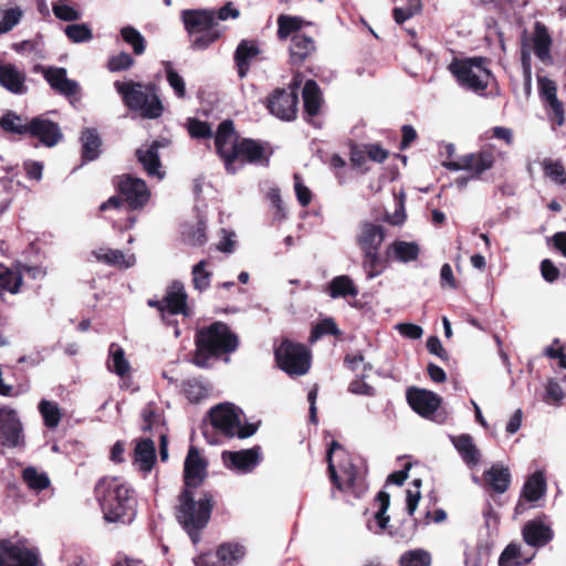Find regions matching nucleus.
<instances>
[{"mask_svg": "<svg viewBox=\"0 0 566 566\" xmlns=\"http://www.w3.org/2000/svg\"><path fill=\"white\" fill-rule=\"evenodd\" d=\"M315 50V42L311 36L303 33L292 35L290 54L293 63L304 62Z\"/></svg>", "mask_w": 566, "mask_h": 566, "instance_id": "nucleus-34", "label": "nucleus"}, {"mask_svg": "<svg viewBox=\"0 0 566 566\" xmlns=\"http://www.w3.org/2000/svg\"><path fill=\"white\" fill-rule=\"evenodd\" d=\"M134 64V59L126 52L112 56L108 61L111 72H119L129 69Z\"/></svg>", "mask_w": 566, "mask_h": 566, "instance_id": "nucleus-63", "label": "nucleus"}, {"mask_svg": "<svg viewBox=\"0 0 566 566\" xmlns=\"http://www.w3.org/2000/svg\"><path fill=\"white\" fill-rule=\"evenodd\" d=\"M328 472L333 484L354 497L363 496L367 489L365 473L337 441H332L327 451Z\"/></svg>", "mask_w": 566, "mask_h": 566, "instance_id": "nucleus-4", "label": "nucleus"}, {"mask_svg": "<svg viewBox=\"0 0 566 566\" xmlns=\"http://www.w3.org/2000/svg\"><path fill=\"white\" fill-rule=\"evenodd\" d=\"M0 566H43L39 552L22 542L0 541Z\"/></svg>", "mask_w": 566, "mask_h": 566, "instance_id": "nucleus-10", "label": "nucleus"}, {"mask_svg": "<svg viewBox=\"0 0 566 566\" xmlns=\"http://www.w3.org/2000/svg\"><path fill=\"white\" fill-rule=\"evenodd\" d=\"M29 120L28 117L9 109L0 116V128L9 134L28 135Z\"/></svg>", "mask_w": 566, "mask_h": 566, "instance_id": "nucleus-37", "label": "nucleus"}, {"mask_svg": "<svg viewBox=\"0 0 566 566\" xmlns=\"http://www.w3.org/2000/svg\"><path fill=\"white\" fill-rule=\"evenodd\" d=\"M211 11L213 12L214 27L218 25V21L235 20L240 17V10L232 1H228L219 9H211Z\"/></svg>", "mask_w": 566, "mask_h": 566, "instance_id": "nucleus-60", "label": "nucleus"}, {"mask_svg": "<svg viewBox=\"0 0 566 566\" xmlns=\"http://www.w3.org/2000/svg\"><path fill=\"white\" fill-rule=\"evenodd\" d=\"M532 559H533V555L530 557H524L522 555L521 546L515 543H511L502 552V554L499 558V565L500 566H521L522 564L530 563Z\"/></svg>", "mask_w": 566, "mask_h": 566, "instance_id": "nucleus-47", "label": "nucleus"}, {"mask_svg": "<svg viewBox=\"0 0 566 566\" xmlns=\"http://www.w3.org/2000/svg\"><path fill=\"white\" fill-rule=\"evenodd\" d=\"M207 463L196 447H190L185 460V489H196L206 478Z\"/></svg>", "mask_w": 566, "mask_h": 566, "instance_id": "nucleus-21", "label": "nucleus"}, {"mask_svg": "<svg viewBox=\"0 0 566 566\" xmlns=\"http://www.w3.org/2000/svg\"><path fill=\"white\" fill-rule=\"evenodd\" d=\"M22 479L29 489L35 492L43 491L50 486L48 474L33 467H28L22 471Z\"/></svg>", "mask_w": 566, "mask_h": 566, "instance_id": "nucleus-46", "label": "nucleus"}, {"mask_svg": "<svg viewBox=\"0 0 566 566\" xmlns=\"http://www.w3.org/2000/svg\"><path fill=\"white\" fill-rule=\"evenodd\" d=\"M546 489L544 471L538 470L526 479L522 488L521 497L526 502H536L545 495Z\"/></svg>", "mask_w": 566, "mask_h": 566, "instance_id": "nucleus-33", "label": "nucleus"}, {"mask_svg": "<svg viewBox=\"0 0 566 566\" xmlns=\"http://www.w3.org/2000/svg\"><path fill=\"white\" fill-rule=\"evenodd\" d=\"M21 17L22 11L18 7L4 10L0 19V34L12 30L19 23Z\"/></svg>", "mask_w": 566, "mask_h": 566, "instance_id": "nucleus-59", "label": "nucleus"}, {"mask_svg": "<svg viewBox=\"0 0 566 566\" xmlns=\"http://www.w3.org/2000/svg\"><path fill=\"white\" fill-rule=\"evenodd\" d=\"M64 32L74 43L88 42L93 38L92 30L84 23L66 25Z\"/></svg>", "mask_w": 566, "mask_h": 566, "instance_id": "nucleus-56", "label": "nucleus"}, {"mask_svg": "<svg viewBox=\"0 0 566 566\" xmlns=\"http://www.w3.org/2000/svg\"><path fill=\"white\" fill-rule=\"evenodd\" d=\"M207 262L201 260L197 264L193 265L191 274H192V284L195 290L202 292L207 290L210 285L211 281V272L206 270Z\"/></svg>", "mask_w": 566, "mask_h": 566, "instance_id": "nucleus-54", "label": "nucleus"}, {"mask_svg": "<svg viewBox=\"0 0 566 566\" xmlns=\"http://www.w3.org/2000/svg\"><path fill=\"white\" fill-rule=\"evenodd\" d=\"M82 156L85 160L92 161L99 156L102 145L101 138L94 128H86L81 135Z\"/></svg>", "mask_w": 566, "mask_h": 566, "instance_id": "nucleus-40", "label": "nucleus"}, {"mask_svg": "<svg viewBox=\"0 0 566 566\" xmlns=\"http://www.w3.org/2000/svg\"><path fill=\"white\" fill-rule=\"evenodd\" d=\"M28 129V135L39 139L45 147H54L63 138L59 124L49 119L45 115L30 118Z\"/></svg>", "mask_w": 566, "mask_h": 566, "instance_id": "nucleus-14", "label": "nucleus"}, {"mask_svg": "<svg viewBox=\"0 0 566 566\" xmlns=\"http://www.w3.org/2000/svg\"><path fill=\"white\" fill-rule=\"evenodd\" d=\"M545 176L558 185L566 182V171L560 161L545 159L543 161Z\"/></svg>", "mask_w": 566, "mask_h": 566, "instance_id": "nucleus-57", "label": "nucleus"}, {"mask_svg": "<svg viewBox=\"0 0 566 566\" xmlns=\"http://www.w3.org/2000/svg\"><path fill=\"white\" fill-rule=\"evenodd\" d=\"M3 274V285L2 291H8L12 294H17L20 291V287L22 285V273L21 272H13L10 270H6L2 272Z\"/></svg>", "mask_w": 566, "mask_h": 566, "instance_id": "nucleus-62", "label": "nucleus"}, {"mask_svg": "<svg viewBox=\"0 0 566 566\" xmlns=\"http://www.w3.org/2000/svg\"><path fill=\"white\" fill-rule=\"evenodd\" d=\"M522 535L527 545L543 547L552 541L553 531L542 520H532L524 525Z\"/></svg>", "mask_w": 566, "mask_h": 566, "instance_id": "nucleus-26", "label": "nucleus"}, {"mask_svg": "<svg viewBox=\"0 0 566 566\" xmlns=\"http://www.w3.org/2000/svg\"><path fill=\"white\" fill-rule=\"evenodd\" d=\"M486 64L488 61L485 59L473 57L453 61L449 65V70L462 87L475 93H482L490 82L493 81V74Z\"/></svg>", "mask_w": 566, "mask_h": 566, "instance_id": "nucleus-7", "label": "nucleus"}, {"mask_svg": "<svg viewBox=\"0 0 566 566\" xmlns=\"http://www.w3.org/2000/svg\"><path fill=\"white\" fill-rule=\"evenodd\" d=\"M275 359L279 367L290 376L305 375L311 367V354L300 343L284 339L275 348Z\"/></svg>", "mask_w": 566, "mask_h": 566, "instance_id": "nucleus-8", "label": "nucleus"}, {"mask_svg": "<svg viewBox=\"0 0 566 566\" xmlns=\"http://www.w3.org/2000/svg\"><path fill=\"white\" fill-rule=\"evenodd\" d=\"M38 408L43 418L44 426L49 429L57 428L62 419V412L59 405L54 401L42 399L39 402Z\"/></svg>", "mask_w": 566, "mask_h": 566, "instance_id": "nucleus-44", "label": "nucleus"}, {"mask_svg": "<svg viewBox=\"0 0 566 566\" xmlns=\"http://www.w3.org/2000/svg\"><path fill=\"white\" fill-rule=\"evenodd\" d=\"M260 53L256 42L251 40H242L234 52V62L238 67V75L240 78L247 76L251 61Z\"/></svg>", "mask_w": 566, "mask_h": 566, "instance_id": "nucleus-28", "label": "nucleus"}, {"mask_svg": "<svg viewBox=\"0 0 566 566\" xmlns=\"http://www.w3.org/2000/svg\"><path fill=\"white\" fill-rule=\"evenodd\" d=\"M328 294L332 298L355 297L358 295V289L348 275H338L329 282Z\"/></svg>", "mask_w": 566, "mask_h": 566, "instance_id": "nucleus-41", "label": "nucleus"}, {"mask_svg": "<svg viewBox=\"0 0 566 566\" xmlns=\"http://www.w3.org/2000/svg\"><path fill=\"white\" fill-rule=\"evenodd\" d=\"M195 344L192 363L197 367L209 368L211 360L237 350L239 339L227 324L214 322L197 331Z\"/></svg>", "mask_w": 566, "mask_h": 566, "instance_id": "nucleus-2", "label": "nucleus"}, {"mask_svg": "<svg viewBox=\"0 0 566 566\" xmlns=\"http://www.w3.org/2000/svg\"><path fill=\"white\" fill-rule=\"evenodd\" d=\"M95 496L107 522L129 523L136 515L133 489L119 476H104L95 485Z\"/></svg>", "mask_w": 566, "mask_h": 566, "instance_id": "nucleus-1", "label": "nucleus"}, {"mask_svg": "<svg viewBox=\"0 0 566 566\" xmlns=\"http://www.w3.org/2000/svg\"><path fill=\"white\" fill-rule=\"evenodd\" d=\"M494 156L491 151H480L468 154L457 160L444 161L443 166L452 171L468 170L473 177L480 176L493 166Z\"/></svg>", "mask_w": 566, "mask_h": 566, "instance_id": "nucleus-16", "label": "nucleus"}, {"mask_svg": "<svg viewBox=\"0 0 566 566\" xmlns=\"http://www.w3.org/2000/svg\"><path fill=\"white\" fill-rule=\"evenodd\" d=\"M243 412L240 408L230 402L219 403L209 411L210 427H205L203 436L210 444L220 443L218 436L224 438L245 439L253 436L258 426L255 423H243Z\"/></svg>", "mask_w": 566, "mask_h": 566, "instance_id": "nucleus-3", "label": "nucleus"}, {"mask_svg": "<svg viewBox=\"0 0 566 566\" xmlns=\"http://www.w3.org/2000/svg\"><path fill=\"white\" fill-rule=\"evenodd\" d=\"M451 441L468 467H475L480 462L481 453L470 434L451 437Z\"/></svg>", "mask_w": 566, "mask_h": 566, "instance_id": "nucleus-31", "label": "nucleus"}, {"mask_svg": "<svg viewBox=\"0 0 566 566\" xmlns=\"http://www.w3.org/2000/svg\"><path fill=\"white\" fill-rule=\"evenodd\" d=\"M219 566H235L244 556V547L235 543H226L217 549Z\"/></svg>", "mask_w": 566, "mask_h": 566, "instance_id": "nucleus-42", "label": "nucleus"}, {"mask_svg": "<svg viewBox=\"0 0 566 566\" xmlns=\"http://www.w3.org/2000/svg\"><path fill=\"white\" fill-rule=\"evenodd\" d=\"M532 43L535 56L545 65L552 64V38L547 28L541 22H535Z\"/></svg>", "mask_w": 566, "mask_h": 566, "instance_id": "nucleus-27", "label": "nucleus"}, {"mask_svg": "<svg viewBox=\"0 0 566 566\" xmlns=\"http://www.w3.org/2000/svg\"><path fill=\"white\" fill-rule=\"evenodd\" d=\"M188 132L192 138L197 139L212 137L211 126L207 122L196 118L188 119Z\"/></svg>", "mask_w": 566, "mask_h": 566, "instance_id": "nucleus-61", "label": "nucleus"}, {"mask_svg": "<svg viewBox=\"0 0 566 566\" xmlns=\"http://www.w3.org/2000/svg\"><path fill=\"white\" fill-rule=\"evenodd\" d=\"M180 18L189 35L205 31H217L211 9H186L181 11Z\"/></svg>", "mask_w": 566, "mask_h": 566, "instance_id": "nucleus-20", "label": "nucleus"}, {"mask_svg": "<svg viewBox=\"0 0 566 566\" xmlns=\"http://www.w3.org/2000/svg\"><path fill=\"white\" fill-rule=\"evenodd\" d=\"M538 84L539 93L545 102L549 105L557 125H563L565 120L564 109L562 103L557 98V88L555 82L547 77H539Z\"/></svg>", "mask_w": 566, "mask_h": 566, "instance_id": "nucleus-29", "label": "nucleus"}, {"mask_svg": "<svg viewBox=\"0 0 566 566\" xmlns=\"http://www.w3.org/2000/svg\"><path fill=\"white\" fill-rule=\"evenodd\" d=\"M272 151L266 143L242 138L237 142V150L233 156V170H227L230 174L239 171L244 163L258 166H268Z\"/></svg>", "mask_w": 566, "mask_h": 566, "instance_id": "nucleus-9", "label": "nucleus"}, {"mask_svg": "<svg viewBox=\"0 0 566 566\" xmlns=\"http://www.w3.org/2000/svg\"><path fill=\"white\" fill-rule=\"evenodd\" d=\"M118 189L132 209L143 208L150 197L146 182L140 178L129 175L120 179Z\"/></svg>", "mask_w": 566, "mask_h": 566, "instance_id": "nucleus-17", "label": "nucleus"}, {"mask_svg": "<svg viewBox=\"0 0 566 566\" xmlns=\"http://www.w3.org/2000/svg\"><path fill=\"white\" fill-rule=\"evenodd\" d=\"M298 105L297 87L276 88L268 97V108L272 115L282 120H293Z\"/></svg>", "mask_w": 566, "mask_h": 566, "instance_id": "nucleus-11", "label": "nucleus"}, {"mask_svg": "<svg viewBox=\"0 0 566 566\" xmlns=\"http://www.w3.org/2000/svg\"><path fill=\"white\" fill-rule=\"evenodd\" d=\"M212 509L213 496L208 492L201 493L198 497L191 489H184L180 493L176 518L188 533L192 543L199 542L200 532L207 526Z\"/></svg>", "mask_w": 566, "mask_h": 566, "instance_id": "nucleus-5", "label": "nucleus"}, {"mask_svg": "<svg viewBox=\"0 0 566 566\" xmlns=\"http://www.w3.org/2000/svg\"><path fill=\"white\" fill-rule=\"evenodd\" d=\"M339 329L335 321L331 317L322 319L312 331L310 340L316 342L324 335H338Z\"/></svg>", "mask_w": 566, "mask_h": 566, "instance_id": "nucleus-58", "label": "nucleus"}, {"mask_svg": "<svg viewBox=\"0 0 566 566\" xmlns=\"http://www.w3.org/2000/svg\"><path fill=\"white\" fill-rule=\"evenodd\" d=\"M120 35L123 40L129 44L136 55H142L146 49V40L144 35L134 27L127 25L122 28Z\"/></svg>", "mask_w": 566, "mask_h": 566, "instance_id": "nucleus-51", "label": "nucleus"}, {"mask_svg": "<svg viewBox=\"0 0 566 566\" xmlns=\"http://www.w3.org/2000/svg\"><path fill=\"white\" fill-rule=\"evenodd\" d=\"M114 86L124 104L129 109L139 112L142 117L155 119L163 114L164 107L156 94L155 85L116 81Z\"/></svg>", "mask_w": 566, "mask_h": 566, "instance_id": "nucleus-6", "label": "nucleus"}, {"mask_svg": "<svg viewBox=\"0 0 566 566\" xmlns=\"http://www.w3.org/2000/svg\"><path fill=\"white\" fill-rule=\"evenodd\" d=\"M377 501L379 502V510L375 513L374 521L367 524L368 530L375 533H379L387 527L389 516L386 515V512L390 504V496L388 493L380 491L377 495Z\"/></svg>", "mask_w": 566, "mask_h": 566, "instance_id": "nucleus-43", "label": "nucleus"}, {"mask_svg": "<svg viewBox=\"0 0 566 566\" xmlns=\"http://www.w3.org/2000/svg\"><path fill=\"white\" fill-rule=\"evenodd\" d=\"M302 94L306 115L310 117L316 116L319 113L323 102L317 83L313 80L306 81Z\"/></svg>", "mask_w": 566, "mask_h": 566, "instance_id": "nucleus-36", "label": "nucleus"}, {"mask_svg": "<svg viewBox=\"0 0 566 566\" xmlns=\"http://www.w3.org/2000/svg\"><path fill=\"white\" fill-rule=\"evenodd\" d=\"M420 248L416 242L395 240L386 249V255L400 263L412 262L418 259Z\"/></svg>", "mask_w": 566, "mask_h": 566, "instance_id": "nucleus-30", "label": "nucleus"}, {"mask_svg": "<svg viewBox=\"0 0 566 566\" xmlns=\"http://www.w3.org/2000/svg\"><path fill=\"white\" fill-rule=\"evenodd\" d=\"M207 226L203 220H198L196 224H186L182 230L184 240L193 247H199L207 241Z\"/></svg>", "mask_w": 566, "mask_h": 566, "instance_id": "nucleus-48", "label": "nucleus"}, {"mask_svg": "<svg viewBox=\"0 0 566 566\" xmlns=\"http://www.w3.org/2000/svg\"><path fill=\"white\" fill-rule=\"evenodd\" d=\"M305 24L300 17L282 14L277 18V36L281 40L287 39L292 33L300 31Z\"/></svg>", "mask_w": 566, "mask_h": 566, "instance_id": "nucleus-49", "label": "nucleus"}, {"mask_svg": "<svg viewBox=\"0 0 566 566\" xmlns=\"http://www.w3.org/2000/svg\"><path fill=\"white\" fill-rule=\"evenodd\" d=\"M156 461L155 443L150 439L140 440L135 448V463L139 470L149 472Z\"/></svg>", "mask_w": 566, "mask_h": 566, "instance_id": "nucleus-39", "label": "nucleus"}, {"mask_svg": "<svg viewBox=\"0 0 566 566\" xmlns=\"http://www.w3.org/2000/svg\"><path fill=\"white\" fill-rule=\"evenodd\" d=\"M483 478L485 483L499 494L504 493L511 484L510 469L500 463L493 464L489 470L484 471Z\"/></svg>", "mask_w": 566, "mask_h": 566, "instance_id": "nucleus-32", "label": "nucleus"}, {"mask_svg": "<svg viewBox=\"0 0 566 566\" xmlns=\"http://www.w3.org/2000/svg\"><path fill=\"white\" fill-rule=\"evenodd\" d=\"M165 145L166 144L161 140H154L150 144L142 145L136 150V157L146 174L157 180H161L165 177L159 157V149L165 147Z\"/></svg>", "mask_w": 566, "mask_h": 566, "instance_id": "nucleus-18", "label": "nucleus"}, {"mask_svg": "<svg viewBox=\"0 0 566 566\" xmlns=\"http://www.w3.org/2000/svg\"><path fill=\"white\" fill-rule=\"evenodd\" d=\"M203 34L196 36L191 41V48L193 50H206L210 44L217 41L221 36L220 31H205Z\"/></svg>", "mask_w": 566, "mask_h": 566, "instance_id": "nucleus-64", "label": "nucleus"}, {"mask_svg": "<svg viewBox=\"0 0 566 566\" xmlns=\"http://www.w3.org/2000/svg\"><path fill=\"white\" fill-rule=\"evenodd\" d=\"M187 298L188 295L185 285L180 281H174L167 287L164 302L169 319H175L174 316L177 314H182L184 316L190 315Z\"/></svg>", "mask_w": 566, "mask_h": 566, "instance_id": "nucleus-23", "label": "nucleus"}, {"mask_svg": "<svg viewBox=\"0 0 566 566\" xmlns=\"http://www.w3.org/2000/svg\"><path fill=\"white\" fill-rule=\"evenodd\" d=\"M94 254L98 261L119 269H129L136 263V258L133 253L125 254L120 250L99 249Z\"/></svg>", "mask_w": 566, "mask_h": 566, "instance_id": "nucleus-35", "label": "nucleus"}, {"mask_svg": "<svg viewBox=\"0 0 566 566\" xmlns=\"http://www.w3.org/2000/svg\"><path fill=\"white\" fill-rule=\"evenodd\" d=\"M43 77L52 90L65 97L74 96L80 92V84L67 77L64 67H45L43 69Z\"/></svg>", "mask_w": 566, "mask_h": 566, "instance_id": "nucleus-24", "label": "nucleus"}, {"mask_svg": "<svg viewBox=\"0 0 566 566\" xmlns=\"http://www.w3.org/2000/svg\"><path fill=\"white\" fill-rule=\"evenodd\" d=\"M25 73L12 63L0 62V85L15 95H24L28 92Z\"/></svg>", "mask_w": 566, "mask_h": 566, "instance_id": "nucleus-25", "label": "nucleus"}, {"mask_svg": "<svg viewBox=\"0 0 566 566\" xmlns=\"http://www.w3.org/2000/svg\"><path fill=\"white\" fill-rule=\"evenodd\" d=\"M222 460L228 469L240 474H247L252 472L261 462V451L259 447L240 451H223Z\"/></svg>", "mask_w": 566, "mask_h": 566, "instance_id": "nucleus-15", "label": "nucleus"}, {"mask_svg": "<svg viewBox=\"0 0 566 566\" xmlns=\"http://www.w3.org/2000/svg\"><path fill=\"white\" fill-rule=\"evenodd\" d=\"M363 254V269L368 280L379 276L385 271V263L379 251H365Z\"/></svg>", "mask_w": 566, "mask_h": 566, "instance_id": "nucleus-45", "label": "nucleus"}, {"mask_svg": "<svg viewBox=\"0 0 566 566\" xmlns=\"http://www.w3.org/2000/svg\"><path fill=\"white\" fill-rule=\"evenodd\" d=\"M407 400L410 407L424 418H430L441 405V398L437 394L420 388L408 389Z\"/></svg>", "mask_w": 566, "mask_h": 566, "instance_id": "nucleus-19", "label": "nucleus"}, {"mask_svg": "<svg viewBox=\"0 0 566 566\" xmlns=\"http://www.w3.org/2000/svg\"><path fill=\"white\" fill-rule=\"evenodd\" d=\"M184 394L191 402H198L209 395V387L198 378H191L184 384Z\"/></svg>", "mask_w": 566, "mask_h": 566, "instance_id": "nucleus-50", "label": "nucleus"}, {"mask_svg": "<svg viewBox=\"0 0 566 566\" xmlns=\"http://www.w3.org/2000/svg\"><path fill=\"white\" fill-rule=\"evenodd\" d=\"M107 368L122 378L130 371V364L125 356V352L117 343L109 345Z\"/></svg>", "mask_w": 566, "mask_h": 566, "instance_id": "nucleus-38", "label": "nucleus"}, {"mask_svg": "<svg viewBox=\"0 0 566 566\" xmlns=\"http://www.w3.org/2000/svg\"><path fill=\"white\" fill-rule=\"evenodd\" d=\"M431 556L429 552L417 548L405 552L399 559L400 566H429Z\"/></svg>", "mask_w": 566, "mask_h": 566, "instance_id": "nucleus-52", "label": "nucleus"}, {"mask_svg": "<svg viewBox=\"0 0 566 566\" xmlns=\"http://www.w3.org/2000/svg\"><path fill=\"white\" fill-rule=\"evenodd\" d=\"M165 71H166L167 82L169 83L170 87L174 90L176 96L179 98H184L186 96L185 80L172 67L170 62L165 63Z\"/></svg>", "mask_w": 566, "mask_h": 566, "instance_id": "nucleus-55", "label": "nucleus"}, {"mask_svg": "<svg viewBox=\"0 0 566 566\" xmlns=\"http://www.w3.org/2000/svg\"><path fill=\"white\" fill-rule=\"evenodd\" d=\"M52 11L56 19L62 21H77L81 19V12L70 4V0H57L52 3Z\"/></svg>", "mask_w": 566, "mask_h": 566, "instance_id": "nucleus-53", "label": "nucleus"}, {"mask_svg": "<svg viewBox=\"0 0 566 566\" xmlns=\"http://www.w3.org/2000/svg\"><path fill=\"white\" fill-rule=\"evenodd\" d=\"M240 139L235 136L234 125L232 120H223L219 124L214 135V145L217 153L223 160L226 170H233V156L237 150V142Z\"/></svg>", "mask_w": 566, "mask_h": 566, "instance_id": "nucleus-13", "label": "nucleus"}, {"mask_svg": "<svg viewBox=\"0 0 566 566\" xmlns=\"http://www.w3.org/2000/svg\"><path fill=\"white\" fill-rule=\"evenodd\" d=\"M0 440L8 448H18L24 443L23 427L14 409L0 408Z\"/></svg>", "mask_w": 566, "mask_h": 566, "instance_id": "nucleus-12", "label": "nucleus"}, {"mask_svg": "<svg viewBox=\"0 0 566 566\" xmlns=\"http://www.w3.org/2000/svg\"><path fill=\"white\" fill-rule=\"evenodd\" d=\"M385 240V228L370 221L359 223L356 233V243L361 252L379 251Z\"/></svg>", "mask_w": 566, "mask_h": 566, "instance_id": "nucleus-22", "label": "nucleus"}]
</instances>
